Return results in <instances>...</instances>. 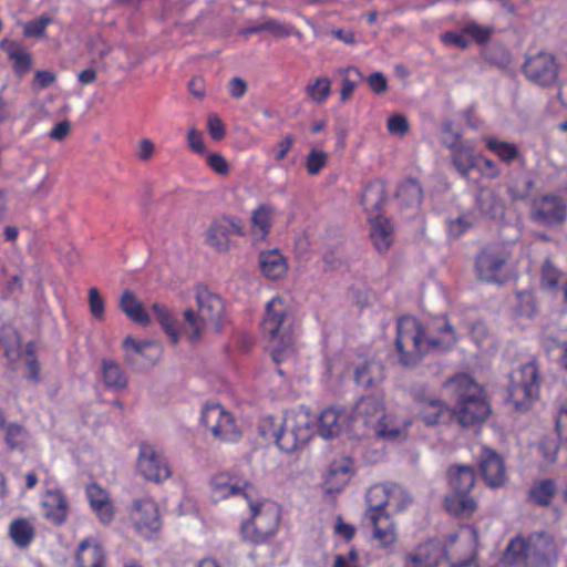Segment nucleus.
<instances>
[{
  "instance_id": "16",
  "label": "nucleus",
  "mask_w": 567,
  "mask_h": 567,
  "mask_svg": "<svg viewBox=\"0 0 567 567\" xmlns=\"http://www.w3.org/2000/svg\"><path fill=\"white\" fill-rule=\"evenodd\" d=\"M532 214L542 225H559L567 217V203L559 196L544 195L534 202Z\"/></svg>"
},
{
  "instance_id": "61",
  "label": "nucleus",
  "mask_w": 567,
  "mask_h": 567,
  "mask_svg": "<svg viewBox=\"0 0 567 567\" xmlns=\"http://www.w3.org/2000/svg\"><path fill=\"white\" fill-rule=\"evenodd\" d=\"M367 82L375 94H382L388 90V81L381 72L372 73Z\"/></svg>"
},
{
  "instance_id": "55",
  "label": "nucleus",
  "mask_w": 567,
  "mask_h": 567,
  "mask_svg": "<svg viewBox=\"0 0 567 567\" xmlns=\"http://www.w3.org/2000/svg\"><path fill=\"white\" fill-rule=\"evenodd\" d=\"M441 41L446 47H455L465 50L470 47V40L466 38V33L461 32H445L441 34Z\"/></svg>"
},
{
  "instance_id": "45",
  "label": "nucleus",
  "mask_w": 567,
  "mask_h": 567,
  "mask_svg": "<svg viewBox=\"0 0 567 567\" xmlns=\"http://www.w3.org/2000/svg\"><path fill=\"white\" fill-rule=\"evenodd\" d=\"M492 25H482L475 21H470L463 27V33L470 37L475 43L480 45L487 44L494 34Z\"/></svg>"
},
{
  "instance_id": "43",
  "label": "nucleus",
  "mask_w": 567,
  "mask_h": 567,
  "mask_svg": "<svg viewBox=\"0 0 567 567\" xmlns=\"http://www.w3.org/2000/svg\"><path fill=\"white\" fill-rule=\"evenodd\" d=\"M3 429L4 442L9 450H23L28 439V431L18 423H10Z\"/></svg>"
},
{
  "instance_id": "59",
  "label": "nucleus",
  "mask_w": 567,
  "mask_h": 567,
  "mask_svg": "<svg viewBox=\"0 0 567 567\" xmlns=\"http://www.w3.org/2000/svg\"><path fill=\"white\" fill-rule=\"evenodd\" d=\"M207 128L210 136L216 141H219L225 136V126L221 120L215 114L208 116Z\"/></svg>"
},
{
  "instance_id": "63",
  "label": "nucleus",
  "mask_w": 567,
  "mask_h": 567,
  "mask_svg": "<svg viewBox=\"0 0 567 567\" xmlns=\"http://www.w3.org/2000/svg\"><path fill=\"white\" fill-rule=\"evenodd\" d=\"M471 336L473 340L481 346L488 337V330L484 322L475 321L471 327Z\"/></svg>"
},
{
  "instance_id": "14",
  "label": "nucleus",
  "mask_w": 567,
  "mask_h": 567,
  "mask_svg": "<svg viewBox=\"0 0 567 567\" xmlns=\"http://www.w3.org/2000/svg\"><path fill=\"white\" fill-rule=\"evenodd\" d=\"M523 71L535 84L549 86L557 80L558 64L551 54L539 52L525 61Z\"/></svg>"
},
{
  "instance_id": "46",
  "label": "nucleus",
  "mask_w": 567,
  "mask_h": 567,
  "mask_svg": "<svg viewBox=\"0 0 567 567\" xmlns=\"http://www.w3.org/2000/svg\"><path fill=\"white\" fill-rule=\"evenodd\" d=\"M411 499L406 492L396 484H389L388 491V504L386 507L392 513H399L403 511Z\"/></svg>"
},
{
  "instance_id": "58",
  "label": "nucleus",
  "mask_w": 567,
  "mask_h": 567,
  "mask_svg": "<svg viewBox=\"0 0 567 567\" xmlns=\"http://www.w3.org/2000/svg\"><path fill=\"white\" fill-rule=\"evenodd\" d=\"M208 166L219 175H227L229 173V165L224 156L217 153L207 156Z\"/></svg>"
},
{
  "instance_id": "20",
  "label": "nucleus",
  "mask_w": 567,
  "mask_h": 567,
  "mask_svg": "<svg viewBox=\"0 0 567 567\" xmlns=\"http://www.w3.org/2000/svg\"><path fill=\"white\" fill-rule=\"evenodd\" d=\"M444 550L439 543L420 544L403 557V567H437Z\"/></svg>"
},
{
  "instance_id": "9",
  "label": "nucleus",
  "mask_w": 567,
  "mask_h": 567,
  "mask_svg": "<svg viewBox=\"0 0 567 567\" xmlns=\"http://www.w3.org/2000/svg\"><path fill=\"white\" fill-rule=\"evenodd\" d=\"M508 393L516 409H528L539 393L538 369L535 362L522 364L512 373Z\"/></svg>"
},
{
  "instance_id": "23",
  "label": "nucleus",
  "mask_w": 567,
  "mask_h": 567,
  "mask_svg": "<svg viewBox=\"0 0 567 567\" xmlns=\"http://www.w3.org/2000/svg\"><path fill=\"white\" fill-rule=\"evenodd\" d=\"M412 425V420L408 416H396L393 414H383L377 423L374 432L379 437L389 441H401L406 439L408 430Z\"/></svg>"
},
{
  "instance_id": "52",
  "label": "nucleus",
  "mask_w": 567,
  "mask_h": 567,
  "mask_svg": "<svg viewBox=\"0 0 567 567\" xmlns=\"http://www.w3.org/2000/svg\"><path fill=\"white\" fill-rule=\"evenodd\" d=\"M87 301L91 315L99 321L104 320L105 302L97 288L92 287L89 289Z\"/></svg>"
},
{
  "instance_id": "13",
  "label": "nucleus",
  "mask_w": 567,
  "mask_h": 567,
  "mask_svg": "<svg viewBox=\"0 0 567 567\" xmlns=\"http://www.w3.org/2000/svg\"><path fill=\"white\" fill-rule=\"evenodd\" d=\"M131 520L135 530L144 538H152L162 527L157 504L151 498L134 501Z\"/></svg>"
},
{
  "instance_id": "22",
  "label": "nucleus",
  "mask_w": 567,
  "mask_h": 567,
  "mask_svg": "<svg viewBox=\"0 0 567 567\" xmlns=\"http://www.w3.org/2000/svg\"><path fill=\"white\" fill-rule=\"evenodd\" d=\"M317 431L326 440L338 436L348 425L349 414L343 409L328 408L318 417Z\"/></svg>"
},
{
  "instance_id": "36",
  "label": "nucleus",
  "mask_w": 567,
  "mask_h": 567,
  "mask_svg": "<svg viewBox=\"0 0 567 567\" xmlns=\"http://www.w3.org/2000/svg\"><path fill=\"white\" fill-rule=\"evenodd\" d=\"M352 463L348 458L333 462L328 471L326 485L328 492H339L350 478Z\"/></svg>"
},
{
  "instance_id": "62",
  "label": "nucleus",
  "mask_w": 567,
  "mask_h": 567,
  "mask_svg": "<svg viewBox=\"0 0 567 567\" xmlns=\"http://www.w3.org/2000/svg\"><path fill=\"white\" fill-rule=\"evenodd\" d=\"M155 152V145L150 138H143L137 144L136 157L140 161H148Z\"/></svg>"
},
{
  "instance_id": "54",
  "label": "nucleus",
  "mask_w": 567,
  "mask_h": 567,
  "mask_svg": "<svg viewBox=\"0 0 567 567\" xmlns=\"http://www.w3.org/2000/svg\"><path fill=\"white\" fill-rule=\"evenodd\" d=\"M517 312L524 317H533L536 312V300L532 292H517Z\"/></svg>"
},
{
  "instance_id": "28",
  "label": "nucleus",
  "mask_w": 567,
  "mask_h": 567,
  "mask_svg": "<svg viewBox=\"0 0 567 567\" xmlns=\"http://www.w3.org/2000/svg\"><path fill=\"white\" fill-rule=\"evenodd\" d=\"M75 567H106L105 550L95 542L82 540L76 549Z\"/></svg>"
},
{
  "instance_id": "49",
  "label": "nucleus",
  "mask_w": 567,
  "mask_h": 567,
  "mask_svg": "<svg viewBox=\"0 0 567 567\" xmlns=\"http://www.w3.org/2000/svg\"><path fill=\"white\" fill-rule=\"evenodd\" d=\"M476 223V217L472 213H464L454 219L447 221L449 234L453 237H460Z\"/></svg>"
},
{
  "instance_id": "53",
  "label": "nucleus",
  "mask_w": 567,
  "mask_h": 567,
  "mask_svg": "<svg viewBox=\"0 0 567 567\" xmlns=\"http://www.w3.org/2000/svg\"><path fill=\"white\" fill-rule=\"evenodd\" d=\"M328 154L320 150H311L306 159L308 174L317 175L327 164Z\"/></svg>"
},
{
  "instance_id": "29",
  "label": "nucleus",
  "mask_w": 567,
  "mask_h": 567,
  "mask_svg": "<svg viewBox=\"0 0 567 567\" xmlns=\"http://www.w3.org/2000/svg\"><path fill=\"white\" fill-rule=\"evenodd\" d=\"M276 208L271 205H259L251 213L250 231L255 240H264L270 233Z\"/></svg>"
},
{
  "instance_id": "3",
  "label": "nucleus",
  "mask_w": 567,
  "mask_h": 567,
  "mask_svg": "<svg viewBox=\"0 0 567 567\" xmlns=\"http://www.w3.org/2000/svg\"><path fill=\"white\" fill-rule=\"evenodd\" d=\"M444 388L455 399L452 410L460 425H475L487 417L489 408L483 390L470 375H455L444 383Z\"/></svg>"
},
{
  "instance_id": "56",
  "label": "nucleus",
  "mask_w": 567,
  "mask_h": 567,
  "mask_svg": "<svg viewBox=\"0 0 567 567\" xmlns=\"http://www.w3.org/2000/svg\"><path fill=\"white\" fill-rule=\"evenodd\" d=\"M51 23L49 17L42 16L24 24L23 33L25 37H40L44 33L48 24Z\"/></svg>"
},
{
  "instance_id": "31",
  "label": "nucleus",
  "mask_w": 567,
  "mask_h": 567,
  "mask_svg": "<svg viewBox=\"0 0 567 567\" xmlns=\"http://www.w3.org/2000/svg\"><path fill=\"white\" fill-rule=\"evenodd\" d=\"M371 225L370 236L379 251H385L392 244L393 227L382 215L369 217Z\"/></svg>"
},
{
  "instance_id": "26",
  "label": "nucleus",
  "mask_w": 567,
  "mask_h": 567,
  "mask_svg": "<svg viewBox=\"0 0 567 567\" xmlns=\"http://www.w3.org/2000/svg\"><path fill=\"white\" fill-rule=\"evenodd\" d=\"M383 414V401L377 395L361 398L353 411L355 421H362L364 425H372L373 427L377 426Z\"/></svg>"
},
{
  "instance_id": "44",
  "label": "nucleus",
  "mask_w": 567,
  "mask_h": 567,
  "mask_svg": "<svg viewBox=\"0 0 567 567\" xmlns=\"http://www.w3.org/2000/svg\"><path fill=\"white\" fill-rule=\"evenodd\" d=\"M388 485H373L367 492V503L369 509L367 512H385L388 504Z\"/></svg>"
},
{
  "instance_id": "39",
  "label": "nucleus",
  "mask_w": 567,
  "mask_h": 567,
  "mask_svg": "<svg viewBox=\"0 0 567 567\" xmlns=\"http://www.w3.org/2000/svg\"><path fill=\"white\" fill-rule=\"evenodd\" d=\"M9 534L17 546L24 548L34 537V527L28 519L18 518L11 522Z\"/></svg>"
},
{
  "instance_id": "38",
  "label": "nucleus",
  "mask_w": 567,
  "mask_h": 567,
  "mask_svg": "<svg viewBox=\"0 0 567 567\" xmlns=\"http://www.w3.org/2000/svg\"><path fill=\"white\" fill-rule=\"evenodd\" d=\"M557 493L554 480H540L535 482L528 492L529 498L539 506H549Z\"/></svg>"
},
{
  "instance_id": "27",
  "label": "nucleus",
  "mask_w": 567,
  "mask_h": 567,
  "mask_svg": "<svg viewBox=\"0 0 567 567\" xmlns=\"http://www.w3.org/2000/svg\"><path fill=\"white\" fill-rule=\"evenodd\" d=\"M156 347L153 341H138L132 337L123 340V349L125 350V360L128 364L140 368H148L155 364V359L147 355V350Z\"/></svg>"
},
{
  "instance_id": "50",
  "label": "nucleus",
  "mask_w": 567,
  "mask_h": 567,
  "mask_svg": "<svg viewBox=\"0 0 567 567\" xmlns=\"http://www.w3.org/2000/svg\"><path fill=\"white\" fill-rule=\"evenodd\" d=\"M264 32H269L278 38H286L292 34L301 37L300 32L295 30V28L290 24H286L276 19L268 18L262 22Z\"/></svg>"
},
{
  "instance_id": "1",
  "label": "nucleus",
  "mask_w": 567,
  "mask_h": 567,
  "mask_svg": "<svg viewBox=\"0 0 567 567\" xmlns=\"http://www.w3.org/2000/svg\"><path fill=\"white\" fill-rule=\"evenodd\" d=\"M197 311L183 312V323L177 324L168 309L161 303L153 305L154 315L172 343L177 344L181 336L198 341L207 330L219 332L225 320V306L221 298L206 287L196 288Z\"/></svg>"
},
{
  "instance_id": "35",
  "label": "nucleus",
  "mask_w": 567,
  "mask_h": 567,
  "mask_svg": "<svg viewBox=\"0 0 567 567\" xmlns=\"http://www.w3.org/2000/svg\"><path fill=\"white\" fill-rule=\"evenodd\" d=\"M101 375L104 385L112 390H122L127 386V377L120 364L111 359L101 362Z\"/></svg>"
},
{
  "instance_id": "33",
  "label": "nucleus",
  "mask_w": 567,
  "mask_h": 567,
  "mask_svg": "<svg viewBox=\"0 0 567 567\" xmlns=\"http://www.w3.org/2000/svg\"><path fill=\"white\" fill-rule=\"evenodd\" d=\"M259 265L262 274L274 280L282 278L288 269L286 259L276 249L261 252Z\"/></svg>"
},
{
  "instance_id": "34",
  "label": "nucleus",
  "mask_w": 567,
  "mask_h": 567,
  "mask_svg": "<svg viewBox=\"0 0 567 567\" xmlns=\"http://www.w3.org/2000/svg\"><path fill=\"white\" fill-rule=\"evenodd\" d=\"M118 306L121 310L135 323L144 327L150 324L151 318L148 313L132 291L126 290L123 292Z\"/></svg>"
},
{
  "instance_id": "17",
  "label": "nucleus",
  "mask_w": 567,
  "mask_h": 567,
  "mask_svg": "<svg viewBox=\"0 0 567 567\" xmlns=\"http://www.w3.org/2000/svg\"><path fill=\"white\" fill-rule=\"evenodd\" d=\"M419 417L426 426L447 424L454 420L453 410L434 396H421L416 401Z\"/></svg>"
},
{
  "instance_id": "30",
  "label": "nucleus",
  "mask_w": 567,
  "mask_h": 567,
  "mask_svg": "<svg viewBox=\"0 0 567 567\" xmlns=\"http://www.w3.org/2000/svg\"><path fill=\"white\" fill-rule=\"evenodd\" d=\"M386 203L385 186L382 181H373L369 183L362 192L361 205L368 214V218L381 215L380 210Z\"/></svg>"
},
{
  "instance_id": "4",
  "label": "nucleus",
  "mask_w": 567,
  "mask_h": 567,
  "mask_svg": "<svg viewBox=\"0 0 567 567\" xmlns=\"http://www.w3.org/2000/svg\"><path fill=\"white\" fill-rule=\"evenodd\" d=\"M293 318L290 308L280 297L272 298L266 307L261 323L264 333L269 339L272 359L285 361L293 354Z\"/></svg>"
},
{
  "instance_id": "11",
  "label": "nucleus",
  "mask_w": 567,
  "mask_h": 567,
  "mask_svg": "<svg viewBox=\"0 0 567 567\" xmlns=\"http://www.w3.org/2000/svg\"><path fill=\"white\" fill-rule=\"evenodd\" d=\"M512 251L505 245L485 247L476 259V272L480 279L487 282L499 281L503 268L511 259Z\"/></svg>"
},
{
  "instance_id": "60",
  "label": "nucleus",
  "mask_w": 567,
  "mask_h": 567,
  "mask_svg": "<svg viewBox=\"0 0 567 567\" xmlns=\"http://www.w3.org/2000/svg\"><path fill=\"white\" fill-rule=\"evenodd\" d=\"M187 142L189 148L195 153L204 154L206 152V146L202 133L196 128L189 130L187 134Z\"/></svg>"
},
{
  "instance_id": "19",
  "label": "nucleus",
  "mask_w": 567,
  "mask_h": 567,
  "mask_svg": "<svg viewBox=\"0 0 567 567\" xmlns=\"http://www.w3.org/2000/svg\"><path fill=\"white\" fill-rule=\"evenodd\" d=\"M364 518L372 527L373 539L379 542L381 547H389L396 542V527L389 512H367Z\"/></svg>"
},
{
  "instance_id": "10",
  "label": "nucleus",
  "mask_w": 567,
  "mask_h": 567,
  "mask_svg": "<svg viewBox=\"0 0 567 567\" xmlns=\"http://www.w3.org/2000/svg\"><path fill=\"white\" fill-rule=\"evenodd\" d=\"M137 471L145 480L154 483H163L172 476V468L164 452L148 443L138 446Z\"/></svg>"
},
{
  "instance_id": "12",
  "label": "nucleus",
  "mask_w": 567,
  "mask_h": 567,
  "mask_svg": "<svg viewBox=\"0 0 567 567\" xmlns=\"http://www.w3.org/2000/svg\"><path fill=\"white\" fill-rule=\"evenodd\" d=\"M202 422L215 437L229 442L239 437L231 414L219 404H207L202 411Z\"/></svg>"
},
{
  "instance_id": "15",
  "label": "nucleus",
  "mask_w": 567,
  "mask_h": 567,
  "mask_svg": "<svg viewBox=\"0 0 567 567\" xmlns=\"http://www.w3.org/2000/svg\"><path fill=\"white\" fill-rule=\"evenodd\" d=\"M234 235H244L241 220L223 217L215 220L207 229L206 244L218 252H226L230 248V238Z\"/></svg>"
},
{
  "instance_id": "57",
  "label": "nucleus",
  "mask_w": 567,
  "mask_h": 567,
  "mask_svg": "<svg viewBox=\"0 0 567 567\" xmlns=\"http://www.w3.org/2000/svg\"><path fill=\"white\" fill-rule=\"evenodd\" d=\"M386 127L392 135L404 136L409 131V123L405 116L394 114L388 120Z\"/></svg>"
},
{
  "instance_id": "32",
  "label": "nucleus",
  "mask_w": 567,
  "mask_h": 567,
  "mask_svg": "<svg viewBox=\"0 0 567 567\" xmlns=\"http://www.w3.org/2000/svg\"><path fill=\"white\" fill-rule=\"evenodd\" d=\"M452 152V162L462 176H466L475 167L474 148L471 144L456 142L447 144Z\"/></svg>"
},
{
  "instance_id": "5",
  "label": "nucleus",
  "mask_w": 567,
  "mask_h": 567,
  "mask_svg": "<svg viewBox=\"0 0 567 567\" xmlns=\"http://www.w3.org/2000/svg\"><path fill=\"white\" fill-rule=\"evenodd\" d=\"M244 491V498L250 508V522L243 525V535L254 543L266 540L274 535L279 519L280 508L277 503L269 499H261L255 487H247Z\"/></svg>"
},
{
  "instance_id": "37",
  "label": "nucleus",
  "mask_w": 567,
  "mask_h": 567,
  "mask_svg": "<svg viewBox=\"0 0 567 567\" xmlns=\"http://www.w3.org/2000/svg\"><path fill=\"white\" fill-rule=\"evenodd\" d=\"M359 385L370 388L379 384L383 378V365L378 361H367L359 365L354 372Z\"/></svg>"
},
{
  "instance_id": "40",
  "label": "nucleus",
  "mask_w": 567,
  "mask_h": 567,
  "mask_svg": "<svg viewBox=\"0 0 567 567\" xmlns=\"http://www.w3.org/2000/svg\"><path fill=\"white\" fill-rule=\"evenodd\" d=\"M476 205L482 215L495 218L503 213V205L491 189H481Z\"/></svg>"
},
{
  "instance_id": "24",
  "label": "nucleus",
  "mask_w": 567,
  "mask_h": 567,
  "mask_svg": "<svg viewBox=\"0 0 567 567\" xmlns=\"http://www.w3.org/2000/svg\"><path fill=\"white\" fill-rule=\"evenodd\" d=\"M247 487L254 486L246 481H241L225 473L216 475L210 482L212 497L215 501H220L229 496H241L244 498V491L248 489Z\"/></svg>"
},
{
  "instance_id": "7",
  "label": "nucleus",
  "mask_w": 567,
  "mask_h": 567,
  "mask_svg": "<svg viewBox=\"0 0 567 567\" xmlns=\"http://www.w3.org/2000/svg\"><path fill=\"white\" fill-rule=\"evenodd\" d=\"M449 484L451 493L445 497V507L449 513L460 517H470L477 504L470 495L475 484V473L468 465L453 466L449 470Z\"/></svg>"
},
{
  "instance_id": "18",
  "label": "nucleus",
  "mask_w": 567,
  "mask_h": 567,
  "mask_svg": "<svg viewBox=\"0 0 567 567\" xmlns=\"http://www.w3.org/2000/svg\"><path fill=\"white\" fill-rule=\"evenodd\" d=\"M480 468L485 483L493 488L506 483V470L503 458L493 450L482 447L480 454Z\"/></svg>"
},
{
  "instance_id": "48",
  "label": "nucleus",
  "mask_w": 567,
  "mask_h": 567,
  "mask_svg": "<svg viewBox=\"0 0 567 567\" xmlns=\"http://www.w3.org/2000/svg\"><path fill=\"white\" fill-rule=\"evenodd\" d=\"M306 92L313 102L322 103L331 93V82L327 78H318L306 87Z\"/></svg>"
},
{
  "instance_id": "8",
  "label": "nucleus",
  "mask_w": 567,
  "mask_h": 567,
  "mask_svg": "<svg viewBox=\"0 0 567 567\" xmlns=\"http://www.w3.org/2000/svg\"><path fill=\"white\" fill-rule=\"evenodd\" d=\"M316 420L303 405L289 411L276 437L279 449L290 453L308 443L316 432Z\"/></svg>"
},
{
  "instance_id": "21",
  "label": "nucleus",
  "mask_w": 567,
  "mask_h": 567,
  "mask_svg": "<svg viewBox=\"0 0 567 567\" xmlns=\"http://www.w3.org/2000/svg\"><path fill=\"white\" fill-rule=\"evenodd\" d=\"M85 495L99 520L104 525L110 524L114 518L115 511L109 492L93 483L86 486Z\"/></svg>"
},
{
  "instance_id": "25",
  "label": "nucleus",
  "mask_w": 567,
  "mask_h": 567,
  "mask_svg": "<svg viewBox=\"0 0 567 567\" xmlns=\"http://www.w3.org/2000/svg\"><path fill=\"white\" fill-rule=\"evenodd\" d=\"M43 516L54 525H62L69 514V503L59 489L48 491L42 498Z\"/></svg>"
},
{
  "instance_id": "6",
  "label": "nucleus",
  "mask_w": 567,
  "mask_h": 567,
  "mask_svg": "<svg viewBox=\"0 0 567 567\" xmlns=\"http://www.w3.org/2000/svg\"><path fill=\"white\" fill-rule=\"evenodd\" d=\"M556 557V546L546 534H534L527 540L517 537L513 539L505 551L509 563H523L526 567L548 565Z\"/></svg>"
},
{
  "instance_id": "51",
  "label": "nucleus",
  "mask_w": 567,
  "mask_h": 567,
  "mask_svg": "<svg viewBox=\"0 0 567 567\" xmlns=\"http://www.w3.org/2000/svg\"><path fill=\"white\" fill-rule=\"evenodd\" d=\"M341 72L343 73V79H342V83H341L340 95H341V101H347L348 99L351 97L354 89L358 85V80L352 76H355L359 79V78H361V73L355 68H348L346 70H341Z\"/></svg>"
},
{
  "instance_id": "47",
  "label": "nucleus",
  "mask_w": 567,
  "mask_h": 567,
  "mask_svg": "<svg viewBox=\"0 0 567 567\" xmlns=\"http://www.w3.org/2000/svg\"><path fill=\"white\" fill-rule=\"evenodd\" d=\"M561 277V271L550 260H546L540 270V287L544 290L556 289Z\"/></svg>"
},
{
  "instance_id": "42",
  "label": "nucleus",
  "mask_w": 567,
  "mask_h": 567,
  "mask_svg": "<svg viewBox=\"0 0 567 567\" xmlns=\"http://www.w3.org/2000/svg\"><path fill=\"white\" fill-rule=\"evenodd\" d=\"M396 196L406 206H419L422 200L421 185L414 179L405 181L399 186Z\"/></svg>"
},
{
  "instance_id": "2",
  "label": "nucleus",
  "mask_w": 567,
  "mask_h": 567,
  "mask_svg": "<svg viewBox=\"0 0 567 567\" xmlns=\"http://www.w3.org/2000/svg\"><path fill=\"white\" fill-rule=\"evenodd\" d=\"M457 342V333L446 318L434 319L426 329L414 317L396 323L395 347L403 365L416 364L430 351H446Z\"/></svg>"
},
{
  "instance_id": "64",
  "label": "nucleus",
  "mask_w": 567,
  "mask_h": 567,
  "mask_svg": "<svg viewBox=\"0 0 567 567\" xmlns=\"http://www.w3.org/2000/svg\"><path fill=\"white\" fill-rule=\"evenodd\" d=\"M358 554L355 550H350L347 556L339 555L334 559L333 567H359L357 561Z\"/></svg>"
},
{
  "instance_id": "41",
  "label": "nucleus",
  "mask_w": 567,
  "mask_h": 567,
  "mask_svg": "<svg viewBox=\"0 0 567 567\" xmlns=\"http://www.w3.org/2000/svg\"><path fill=\"white\" fill-rule=\"evenodd\" d=\"M486 147L494 153L502 162L512 163L518 156V148L515 144L499 141L494 137H485Z\"/></svg>"
}]
</instances>
